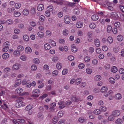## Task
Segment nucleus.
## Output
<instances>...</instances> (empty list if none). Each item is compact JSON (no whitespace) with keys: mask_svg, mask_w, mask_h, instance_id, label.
Listing matches in <instances>:
<instances>
[{"mask_svg":"<svg viewBox=\"0 0 124 124\" xmlns=\"http://www.w3.org/2000/svg\"><path fill=\"white\" fill-rule=\"evenodd\" d=\"M23 98L21 97L18 98L16 101V103L15 105V106L18 108H20L25 106V103L23 102Z\"/></svg>","mask_w":124,"mask_h":124,"instance_id":"1","label":"nucleus"},{"mask_svg":"<svg viewBox=\"0 0 124 124\" xmlns=\"http://www.w3.org/2000/svg\"><path fill=\"white\" fill-rule=\"evenodd\" d=\"M40 90L36 89L33 90L32 94L31 95V97H37L40 95Z\"/></svg>","mask_w":124,"mask_h":124,"instance_id":"2","label":"nucleus"},{"mask_svg":"<svg viewBox=\"0 0 124 124\" xmlns=\"http://www.w3.org/2000/svg\"><path fill=\"white\" fill-rule=\"evenodd\" d=\"M0 107L3 108L5 110H10L11 108H10L4 102V101H2L0 100Z\"/></svg>","mask_w":124,"mask_h":124,"instance_id":"3","label":"nucleus"},{"mask_svg":"<svg viewBox=\"0 0 124 124\" xmlns=\"http://www.w3.org/2000/svg\"><path fill=\"white\" fill-rule=\"evenodd\" d=\"M22 80L19 78H17L15 80L14 86L16 87L19 86L21 84Z\"/></svg>","mask_w":124,"mask_h":124,"instance_id":"4","label":"nucleus"},{"mask_svg":"<svg viewBox=\"0 0 124 124\" xmlns=\"http://www.w3.org/2000/svg\"><path fill=\"white\" fill-rule=\"evenodd\" d=\"M21 67L20 64L18 63H16L13 66L12 69L14 70H17L19 69Z\"/></svg>","mask_w":124,"mask_h":124,"instance_id":"5","label":"nucleus"},{"mask_svg":"<svg viewBox=\"0 0 124 124\" xmlns=\"http://www.w3.org/2000/svg\"><path fill=\"white\" fill-rule=\"evenodd\" d=\"M25 53L27 54H31L32 52L31 48L30 46H27L24 49Z\"/></svg>","mask_w":124,"mask_h":124,"instance_id":"6","label":"nucleus"},{"mask_svg":"<svg viewBox=\"0 0 124 124\" xmlns=\"http://www.w3.org/2000/svg\"><path fill=\"white\" fill-rule=\"evenodd\" d=\"M120 112L118 110H115L113 111L112 112V115L114 117H117L120 114Z\"/></svg>","mask_w":124,"mask_h":124,"instance_id":"7","label":"nucleus"},{"mask_svg":"<svg viewBox=\"0 0 124 124\" xmlns=\"http://www.w3.org/2000/svg\"><path fill=\"white\" fill-rule=\"evenodd\" d=\"M70 19L69 16L68 15L65 16L64 17V21L66 24H69L70 22Z\"/></svg>","mask_w":124,"mask_h":124,"instance_id":"8","label":"nucleus"},{"mask_svg":"<svg viewBox=\"0 0 124 124\" xmlns=\"http://www.w3.org/2000/svg\"><path fill=\"white\" fill-rule=\"evenodd\" d=\"M2 57L4 60H6L8 59L9 58V55L7 53H5L2 54Z\"/></svg>","mask_w":124,"mask_h":124,"instance_id":"9","label":"nucleus"},{"mask_svg":"<svg viewBox=\"0 0 124 124\" xmlns=\"http://www.w3.org/2000/svg\"><path fill=\"white\" fill-rule=\"evenodd\" d=\"M23 91V89L20 87H18L15 90V93L18 94H20Z\"/></svg>","mask_w":124,"mask_h":124,"instance_id":"10","label":"nucleus"},{"mask_svg":"<svg viewBox=\"0 0 124 124\" xmlns=\"http://www.w3.org/2000/svg\"><path fill=\"white\" fill-rule=\"evenodd\" d=\"M44 8V6L43 4H39L37 7V9L39 11H42Z\"/></svg>","mask_w":124,"mask_h":124,"instance_id":"11","label":"nucleus"},{"mask_svg":"<svg viewBox=\"0 0 124 124\" xmlns=\"http://www.w3.org/2000/svg\"><path fill=\"white\" fill-rule=\"evenodd\" d=\"M122 95L119 93L116 94L115 96V98L117 100H120L122 98Z\"/></svg>","mask_w":124,"mask_h":124,"instance_id":"12","label":"nucleus"},{"mask_svg":"<svg viewBox=\"0 0 124 124\" xmlns=\"http://www.w3.org/2000/svg\"><path fill=\"white\" fill-rule=\"evenodd\" d=\"M60 105L59 108L61 109L64 108L65 106L64 102L61 101L58 103Z\"/></svg>","mask_w":124,"mask_h":124,"instance_id":"13","label":"nucleus"},{"mask_svg":"<svg viewBox=\"0 0 124 124\" xmlns=\"http://www.w3.org/2000/svg\"><path fill=\"white\" fill-rule=\"evenodd\" d=\"M114 25L117 28H118L119 30L121 31L122 30V28L120 27L121 24L120 22H115Z\"/></svg>","mask_w":124,"mask_h":124,"instance_id":"14","label":"nucleus"},{"mask_svg":"<svg viewBox=\"0 0 124 124\" xmlns=\"http://www.w3.org/2000/svg\"><path fill=\"white\" fill-rule=\"evenodd\" d=\"M20 54V52L19 51L16 50L14 51L13 54L15 57H17L19 56Z\"/></svg>","mask_w":124,"mask_h":124,"instance_id":"15","label":"nucleus"},{"mask_svg":"<svg viewBox=\"0 0 124 124\" xmlns=\"http://www.w3.org/2000/svg\"><path fill=\"white\" fill-rule=\"evenodd\" d=\"M33 108L32 104H30L28 105L26 107L25 110L26 111H28L31 109Z\"/></svg>","mask_w":124,"mask_h":124,"instance_id":"16","label":"nucleus"},{"mask_svg":"<svg viewBox=\"0 0 124 124\" xmlns=\"http://www.w3.org/2000/svg\"><path fill=\"white\" fill-rule=\"evenodd\" d=\"M32 62L34 64H38L40 63V61L39 59L38 58H35L33 59Z\"/></svg>","mask_w":124,"mask_h":124,"instance_id":"17","label":"nucleus"},{"mask_svg":"<svg viewBox=\"0 0 124 124\" xmlns=\"http://www.w3.org/2000/svg\"><path fill=\"white\" fill-rule=\"evenodd\" d=\"M44 47L45 50H48L50 49L51 46L49 44L46 43L44 45Z\"/></svg>","mask_w":124,"mask_h":124,"instance_id":"18","label":"nucleus"},{"mask_svg":"<svg viewBox=\"0 0 124 124\" xmlns=\"http://www.w3.org/2000/svg\"><path fill=\"white\" fill-rule=\"evenodd\" d=\"M23 40L26 42L28 41L29 39V37L28 36L25 34L23 36Z\"/></svg>","mask_w":124,"mask_h":124,"instance_id":"19","label":"nucleus"},{"mask_svg":"<svg viewBox=\"0 0 124 124\" xmlns=\"http://www.w3.org/2000/svg\"><path fill=\"white\" fill-rule=\"evenodd\" d=\"M101 113V110L100 109H97L94 110L93 111V113L95 115H99Z\"/></svg>","mask_w":124,"mask_h":124,"instance_id":"20","label":"nucleus"},{"mask_svg":"<svg viewBox=\"0 0 124 124\" xmlns=\"http://www.w3.org/2000/svg\"><path fill=\"white\" fill-rule=\"evenodd\" d=\"M94 44L97 47H99L100 45V42L98 39H95L94 41Z\"/></svg>","mask_w":124,"mask_h":124,"instance_id":"21","label":"nucleus"},{"mask_svg":"<svg viewBox=\"0 0 124 124\" xmlns=\"http://www.w3.org/2000/svg\"><path fill=\"white\" fill-rule=\"evenodd\" d=\"M23 14L25 16H27L29 13V11L28 9H24L23 11Z\"/></svg>","mask_w":124,"mask_h":124,"instance_id":"22","label":"nucleus"},{"mask_svg":"<svg viewBox=\"0 0 124 124\" xmlns=\"http://www.w3.org/2000/svg\"><path fill=\"white\" fill-rule=\"evenodd\" d=\"M21 15V13L18 11H15L14 13V16L15 17H18L20 16Z\"/></svg>","mask_w":124,"mask_h":124,"instance_id":"23","label":"nucleus"},{"mask_svg":"<svg viewBox=\"0 0 124 124\" xmlns=\"http://www.w3.org/2000/svg\"><path fill=\"white\" fill-rule=\"evenodd\" d=\"M76 27L78 28H81L83 26V23L81 22H78L76 23Z\"/></svg>","mask_w":124,"mask_h":124,"instance_id":"24","label":"nucleus"},{"mask_svg":"<svg viewBox=\"0 0 124 124\" xmlns=\"http://www.w3.org/2000/svg\"><path fill=\"white\" fill-rule=\"evenodd\" d=\"M92 20L93 21L97 20L99 19L98 16L96 15H93L91 17Z\"/></svg>","mask_w":124,"mask_h":124,"instance_id":"25","label":"nucleus"},{"mask_svg":"<svg viewBox=\"0 0 124 124\" xmlns=\"http://www.w3.org/2000/svg\"><path fill=\"white\" fill-rule=\"evenodd\" d=\"M27 57L26 55H21L20 57L21 60L23 61H25L26 60Z\"/></svg>","mask_w":124,"mask_h":124,"instance_id":"26","label":"nucleus"},{"mask_svg":"<svg viewBox=\"0 0 124 124\" xmlns=\"http://www.w3.org/2000/svg\"><path fill=\"white\" fill-rule=\"evenodd\" d=\"M9 46V42L8 41H6L3 44L2 47L8 48Z\"/></svg>","mask_w":124,"mask_h":124,"instance_id":"27","label":"nucleus"},{"mask_svg":"<svg viewBox=\"0 0 124 124\" xmlns=\"http://www.w3.org/2000/svg\"><path fill=\"white\" fill-rule=\"evenodd\" d=\"M71 50L73 52L75 53L76 52L77 50V49L76 48L75 45L74 44L72 45L71 46Z\"/></svg>","mask_w":124,"mask_h":124,"instance_id":"28","label":"nucleus"},{"mask_svg":"<svg viewBox=\"0 0 124 124\" xmlns=\"http://www.w3.org/2000/svg\"><path fill=\"white\" fill-rule=\"evenodd\" d=\"M78 120L79 122L83 123L86 120V119L83 117H81L79 118Z\"/></svg>","mask_w":124,"mask_h":124,"instance_id":"29","label":"nucleus"},{"mask_svg":"<svg viewBox=\"0 0 124 124\" xmlns=\"http://www.w3.org/2000/svg\"><path fill=\"white\" fill-rule=\"evenodd\" d=\"M96 25L94 23H92L89 24L90 28L91 29H93L96 27Z\"/></svg>","mask_w":124,"mask_h":124,"instance_id":"30","label":"nucleus"},{"mask_svg":"<svg viewBox=\"0 0 124 124\" xmlns=\"http://www.w3.org/2000/svg\"><path fill=\"white\" fill-rule=\"evenodd\" d=\"M11 70V69L9 67H6L4 68L3 70L4 73L7 74Z\"/></svg>","mask_w":124,"mask_h":124,"instance_id":"31","label":"nucleus"},{"mask_svg":"<svg viewBox=\"0 0 124 124\" xmlns=\"http://www.w3.org/2000/svg\"><path fill=\"white\" fill-rule=\"evenodd\" d=\"M111 70L112 72L115 73L117 71V69L116 67L113 66L111 68Z\"/></svg>","mask_w":124,"mask_h":124,"instance_id":"32","label":"nucleus"},{"mask_svg":"<svg viewBox=\"0 0 124 124\" xmlns=\"http://www.w3.org/2000/svg\"><path fill=\"white\" fill-rule=\"evenodd\" d=\"M115 123L116 124H122L123 121L121 119L118 118L116 120Z\"/></svg>","mask_w":124,"mask_h":124,"instance_id":"33","label":"nucleus"},{"mask_svg":"<svg viewBox=\"0 0 124 124\" xmlns=\"http://www.w3.org/2000/svg\"><path fill=\"white\" fill-rule=\"evenodd\" d=\"M101 78V77L100 75H97L94 77V79L95 81H99Z\"/></svg>","mask_w":124,"mask_h":124,"instance_id":"34","label":"nucleus"},{"mask_svg":"<svg viewBox=\"0 0 124 124\" xmlns=\"http://www.w3.org/2000/svg\"><path fill=\"white\" fill-rule=\"evenodd\" d=\"M31 68L32 71H35L37 70V67L35 65L33 64L31 66Z\"/></svg>","mask_w":124,"mask_h":124,"instance_id":"35","label":"nucleus"},{"mask_svg":"<svg viewBox=\"0 0 124 124\" xmlns=\"http://www.w3.org/2000/svg\"><path fill=\"white\" fill-rule=\"evenodd\" d=\"M108 90L107 88L105 86H103L101 89V92L102 93L106 92Z\"/></svg>","mask_w":124,"mask_h":124,"instance_id":"36","label":"nucleus"},{"mask_svg":"<svg viewBox=\"0 0 124 124\" xmlns=\"http://www.w3.org/2000/svg\"><path fill=\"white\" fill-rule=\"evenodd\" d=\"M86 73L88 74H90L92 72V70L90 68H87L86 69Z\"/></svg>","mask_w":124,"mask_h":124,"instance_id":"37","label":"nucleus"},{"mask_svg":"<svg viewBox=\"0 0 124 124\" xmlns=\"http://www.w3.org/2000/svg\"><path fill=\"white\" fill-rule=\"evenodd\" d=\"M17 49L19 52L22 51L24 50V48L23 46L20 45L17 46Z\"/></svg>","mask_w":124,"mask_h":124,"instance_id":"38","label":"nucleus"},{"mask_svg":"<svg viewBox=\"0 0 124 124\" xmlns=\"http://www.w3.org/2000/svg\"><path fill=\"white\" fill-rule=\"evenodd\" d=\"M37 35L39 37L42 38L44 36V34L41 31H39L37 33Z\"/></svg>","mask_w":124,"mask_h":124,"instance_id":"39","label":"nucleus"},{"mask_svg":"<svg viewBox=\"0 0 124 124\" xmlns=\"http://www.w3.org/2000/svg\"><path fill=\"white\" fill-rule=\"evenodd\" d=\"M109 82L112 84H114L115 82V80L114 78L112 77L108 79Z\"/></svg>","mask_w":124,"mask_h":124,"instance_id":"40","label":"nucleus"},{"mask_svg":"<svg viewBox=\"0 0 124 124\" xmlns=\"http://www.w3.org/2000/svg\"><path fill=\"white\" fill-rule=\"evenodd\" d=\"M71 100L74 102H76L79 101V99L78 98L75 96H73L71 98Z\"/></svg>","mask_w":124,"mask_h":124,"instance_id":"41","label":"nucleus"},{"mask_svg":"<svg viewBox=\"0 0 124 124\" xmlns=\"http://www.w3.org/2000/svg\"><path fill=\"white\" fill-rule=\"evenodd\" d=\"M21 6V4L19 3H16L15 5V8L16 9H19Z\"/></svg>","mask_w":124,"mask_h":124,"instance_id":"42","label":"nucleus"},{"mask_svg":"<svg viewBox=\"0 0 124 124\" xmlns=\"http://www.w3.org/2000/svg\"><path fill=\"white\" fill-rule=\"evenodd\" d=\"M54 9V7L50 5L48 6L47 8V10H48L51 12L53 11Z\"/></svg>","mask_w":124,"mask_h":124,"instance_id":"43","label":"nucleus"},{"mask_svg":"<svg viewBox=\"0 0 124 124\" xmlns=\"http://www.w3.org/2000/svg\"><path fill=\"white\" fill-rule=\"evenodd\" d=\"M13 20L10 19H8L7 20L6 22V24L8 25H10L13 23Z\"/></svg>","mask_w":124,"mask_h":124,"instance_id":"44","label":"nucleus"},{"mask_svg":"<svg viewBox=\"0 0 124 124\" xmlns=\"http://www.w3.org/2000/svg\"><path fill=\"white\" fill-rule=\"evenodd\" d=\"M50 12L48 10H47L45 12V15L46 16L49 17L50 16Z\"/></svg>","mask_w":124,"mask_h":124,"instance_id":"45","label":"nucleus"},{"mask_svg":"<svg viewBox=\"0 0 124 124\" xmlns=\"http://www.w3.org/2000/svg\"><path fill=\"white\" fill-rule=\"evenodd\" d=\"M114 119V118L113 116L112 115L109 116L108 118V120L110 121H112Z\"/></svg>","mask_w":124,"mask_h":124,"instance_id":"46","label":"nucleus"},{"mask_svg":"<svg viewBox=\"0 0 124 124\" xmlns=\"http://www.w3.org/2000/svg\"><path fill=\"white\" fill-rule=\"evenodd\" d=\"M49 109L51 111H52L54 110V103H51L50 104Z\"/></svg>","mask_w":124,"mask_h":124,"instance_id":"47","label":"nucleus"},{"mask_svg":"<svg viewBox=\"0 0 124 124\" xmlns=\"http://www.w3.org/2000/svg\"><path fill=\"white\" fill-rule=\"evenodd\" d=\"M55 3L60 5H62L63 4L62 1L60 0H55Z\"/></svg>","mask_w":124,"mask_h":124,"instance_id":"48","label":"nucleus"},{"mask_svg":"<svg viewBox=\"0 0 124 124\" xmlns=\"http://www.w3.org/2000/svg\"><path fill=\"white\" fill-rule=\"evenodd\" d=\"M45 18V16L42 15L40 16L39 18L40 21L42 22H43L44 21Z\"/></svg>","mask_w":124,"mask_h":124,"instance_id":"49","label":"nucleus"},{"mask_svg":"<svg viewBox=\"0 0 124 124\" xmlns=\"http://www.w3.org/2000/svg\"><path fill=\"white\" fill-rule=\"evenodd\" d=\"M100 109L101 110V111H102L103 112H105L107 110V108L106 107L104 106H101L100 108Z\"/></svg>","mask_w":124,"mask_h":124,"instance_id":"50","label":"nucleus"},{"mask_svg":"<svg viewBox=\"0 0 124 124\" xmlns=\"http://www.w3.org/2000/svg\"><path fill=\"white\" fill-rule=\"evenodd\" d=\"M29 81V80L26 79H23L22 82V84L23 85H25L28 83Z\"/></svg>","mask_w":124,"mask_h":124,"instance_id":"51","label":"nucleus"},{"mask_svg":"<svg viewBox=\"0 0 124 124\" xmlns=\"http://www.w3.org/2000/svg\"><path fill=\"white\" fill-rule=\"evenodd\" d=\"M15 10V8H9L7 9V11L9 13H12L13 11Z\"/></svg>","mask_w":124,"mask_h":124,"instance_id":"52","label":"nucleus"},{"mask_svg":"<svg viewBox=\"0 0 124 124\" xmlns=\"http://www.w3.org/2000/svg\"><path fill=\"white\" fill-rule=\"evenodd\" d=\"M94 48L93 47H90L88 50V51L91 54L93 53L94 51Z\"/></svg>","mask_w":124,"mask_h":124,"instance_id":"53","label":"nucleus"},{"mask_svg":"<svg viewBox=\"0 0 124 124\" xmlns=\"http://www.w3.org/2000/svg\"><path fill=\"white\" fill-rule=\"evenodd\" d=\"M117 39L119 41H121L123 39V38L122 35H119L117 37Z\"/></svg>","mask_w":124,"mask_h":124,"instance_id":"54","label":"nucleus"},{"mask_svg":"<svg viewBox=\"0 0 124 124\" xmlns=\"http://www.w3.org/2000/svg\"><path fill=\"white\" fill-rule=\"evenodd\" d=\"M108 41L109 43H112L113 41V39L111 37H108Z\"/></svg>","mask_w":124,"mask_h":124,"instance_id":"55","label":"nucleus"},{"mask_svg":"<svg viewBox=\"0 0 124 124\" xmlns=\"http://www.w3.org/2000/svg\"><path fill=\"white\" fill-rule=\"evenodd\" d=\"M48 95L47 94H43V95H42V96H40L39 97V99H40L41 100H43L46 97H47V96Z\"/></svg>","mask_w":124,"mask_h":124,"instance_id":"56","label":"nucleus"},{"mask_svg":"<svg viewBox=\"0 0 124 124\" xmlns=\"http://www.w3.org/2000/svg\"><path fill=\"white\" fill-rule=\"evenodd\" d=\"M46 34L47 36L49 37L51 35L52 33L50 31L47 30L46 32Z\"/></svg>","mask_w":124,"mask_h":124,"instance_id":"57","label":"nucleus"},{"mask_svg":"<svg viewBox=\"0 0 124 124\" xmlns=\"http://www.w3.org/2000/svg\"><path fill=\"white\" fill-rule=\"evenodd\" d=\"M56 67L58 70H60L62 68V65L60 63H57L56 65Z\"/></svg>","mask_w":124,"mask_h":124,"instance_id":"58","label":"nucleus"},{"mask_svg":"<svg viewBox=\"0 0 124 124\" xmlns=\"http://www.w3.org/2000/svg\"><path fill=\"white\" fill-rule=\"evenodd\" d=\"M80 69H81L84 68L85 67V65L83 63L80 64L78 66Z\"/></svg>","mask_w":124,"mask_h":124,"instance_id":"59","label":"nucleus"},{"mask_svg":"<svg viewBox=\"0 0 124 124\" xmlns=\"http://www.w3.org/2000/svg\"><path fill=\"white\" fill-rule=\"evenodd\" d=\"M35 8H32L30 11L31 13L32 14H34L35 13Z\"/></svg>","mask_w":124,"mask_h":124,"instance_id":"60","label":"nucleus"},{"mask_svg":"<svg viewBox=\"0 0 124 124\" xmlns=\"http://www.w3.org/2000/svg\"><path fill=\"white\" fill-rule=\"evenodd\" d=\"M112 28V27L111 25H108L107 28V32H110L111 31Z\"/></svg>","mask_w":124,"mask_h":124,"instance_id":"61","label":"nucleus"},{"mask_svg":"<svg viewBox=\"0 0 124 124\" xmlns=\"http://www.w3.org/2000/svg\"><path fill=\"white\" fill-rule=\"evenodd\" d=\"M49 66L47 64L45 65L43 67L44 69L45 70H47L49 69Z\"/></svg>","mask_w":124,"mask_h":124,"instance_id":"62","label":"nucleus"},{"mask_svg":"<svg viewBox=\"0 0 124 124\" xmlns=\"http://www.w3.org/2000/svg\"><path fill=\"white\" fill-rule=\"evenodd\" d=\"M90 58L88 56L85 57L84 58L85 61L86 62H88L90 61Z\"/></svg>","mask_w":124,"mask_h":124,"instance_id":"63","label":"nucleus"},{"mask_svg":"<svg viewBox=\"0 0 124 124\" xmlns=\"http://www.w3.org/2000/svg\"><path fill=\"white\" fill-rule=\"evenodd\" d=\"M63 115V113L62 111H60L57 114V116L58 117L62 116Z\"/></svg>","mask_w":124,"mask_h":124,"instance_id":"64","label":"nucleus"}]
</instances>
